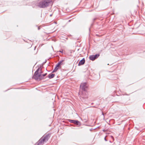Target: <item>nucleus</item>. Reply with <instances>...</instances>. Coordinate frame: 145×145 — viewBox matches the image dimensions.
I'll list each match as a JSON object with an SVG mask.
<instances>
[{"instance_id":"obj_1","label":"nucleus","mask_w":145,"mask_h":145,"mask_svg":"<svg viewBox=\"0 0 145 145\" xmlns=\"http://www.w3.org/2000/svg\"><path fill=\"white\" fill-rule=\"evenodd\" d=\"M52 3L51 0H39L37 5L40 8H45L51 5Z\"/></svg>"},{"instance_id":"obj_2","label":"nucleus","mask_w":145,"mask_h":145,"mask_svg":"<svg viewBox=\"0 0 145 145\" xmlns=\"http://www.w3.org/2000/svg\"><path fill=\"white\" fill-rule=\"evenodd\" d=\"M50 137L49 135H46L43 136L37 142L38 145H40L43 144L44 142L48 141Z\"/></svg>"},{"instance_id":"obj_3","label":"nucleus","mask_w":145,"mask_h":145,"mask_svg":"<svg viewBox=\"0 0 145 145\" xmlns=\"http://www.w3.org/2000/svg\"><path fill=\"white\" fill-rule=\"evenodd\" d=\"M42 73L41 69L38 68L37 70L35 71L34 75L33 76V78L36 80H38L40 77L42 76L41 73Z\"/></svg>"},{"instance_id":"obj_4","label":"nucleus","mask_w":145,"mask_h":145,"mask_svg":"<svg viewBox=\"0 0 145 145\" xmlns=\"http://www.w3.org/2000/svg\"><path fill=\"white\" fill-rule=\"evenodd\" d=\"M63 61H64L63 60H62L60 61L56 65V67L54 69L53 71V72H54L56 71L58 69L61 68V65L63 64Z\"/></svg>"},{"instance_id":"obj_5","label":"nucleus","mask_w":145,"mask_h":145,"mask_svg":"<svg viewBox=\"0 0 145 145\" xmlns=\"http://www.w3.org/2000/svg\"><path fill=\"white\" fill-rule=\"evenodd\" d=\"M88 87V85L86 83H81L80 85L81 89L84 91H85L86 90Z\"/></svg>"},{"instance_id":"obj_6","label":"nucleus","mask_w":145,"mask_h":145,"mask_svg":"<svg viewBox=\"0 0 145 145\" xmlns=\"http://www.w3.org/2000/svg\"><path fill=\"white\" fill-rule=\"evenodd\" d=\"M99 55L98 54H96L95 55H92L89 57V59L92 61H93L97 59L99 56Z\"/></svg>"},{"instance_id":"obj_7","label":"nucleus","mask_w":145,"mask_h":145,"mask_svg":"<svg viewBox=\"0 0 145 145\" xmlns=\"http://www.w3.org/2000/svg\"><path fill=\"white\" fill-rule=\"evenodd\" d=\"M69 121L71 123H74L77 125H78L79 122L78 120H69Z\"/></svg>"},{"instance_id":"obj_8","label":"nucleus","mask_w":145,"mask_h":145,"mask_svg":"<svg viewBox=\"0 0 145 145\" xmlns=\"http://www.w3.org/2000/svg\"><path fill=\"white\" fill-rule=\"evenodd\" d=\"M85 59L84 58H83V59H82V60H81L80 61L78 65L79 66H80V65H82L84 64V63H85Z\"/></svg>"},{"instance_id":"obj_9","label":"nucleus","mask_w":145,"mask_h":145,"mask_svg":"<svg viewBox=\"0 0 145 145\" xmlns=\"http://www.w3.org/2000/svg\"><path fill=\"white\" fill-rule=\"evenodd\" d=\"M55 76L54 74H49L48 75V76L49 78H53Z\"/></svg>"},{"instance_id":"obj_10","label":"nucleus","mask_w":145,"mask_h":145,"mask_svg":"<svg viewBox=\"0 0 145 145\" xmlns=\"http://www.w3.org/2000/svg\"><path fill=\"white\" fill-rule=\"evenodd\" d=\"M46 74H47V73H45L43 74H42V76H41L40 77V78H39L38 80H41L43 78V77L44 76L46 75Z\"/></svg>"},{"instance_id":"obj_11","label":"nucleus","mask_w":145,"mask_h":145,"mask_svg":"<svg viewBox=\"0 0 145 145\" xmlns=\"http://www.w3.org/2000/svg\"><path fill=\"white\" fill-rule=\"evenodd\" d=\"M59 52L61 53H62L63 52V50H60Z\"/></svg>"},{"instance_id":"obj_12","label":"nucleus","mask_w":145,"mask_h":145,"mask_svg":"<svg viewBox=\"0 0 145 145\" xmlns=\"http://www.w3.org/2000/svg\"><path fill=\"white\" fill-rule=\"evenodd\" d=\"M105 140L106 141H107V140H106V137H105Z\"/></svg>"},{"instance_id":"obj_13","label":"nucleus","mask_w":145,"mask_h":145,"mask_svg":"<svg viewBox=\"0 0 145 145\" xmlns=\"http://www.w3.org/2000/svg\"><path fill=\"white\" fill-rule=\"evenodd\" d=\"M111 138H113H113H114L113 137V136H111Z\"/></svg>"},{"instance_id":"obj_14","label":"nucleus","mask_w":145,"mask_h":145,"mask_svg":"<svg viewBox=\"0 0 145 145\" xmlns=\"http://www.w3.org/2000/svg\"><path fill=\"white\" fill-rule=\"evenodd\" d=\"M52 14H51L50 15V16H52Z\"/></svg>"},{"instance_id":"obj_15","label":"nucleus","mask_w":145,"mask_h":145,"mask_svg":"<svg viewBox=\"0 0 145 145\" xmlns=\"http://www.w3.org/2000/svg\"><path fill=\"white\" fill-rule=\"evenodd\" d=\"M38 29H40V28H39V27H38Z\"/></svg>"}]
</instances>
